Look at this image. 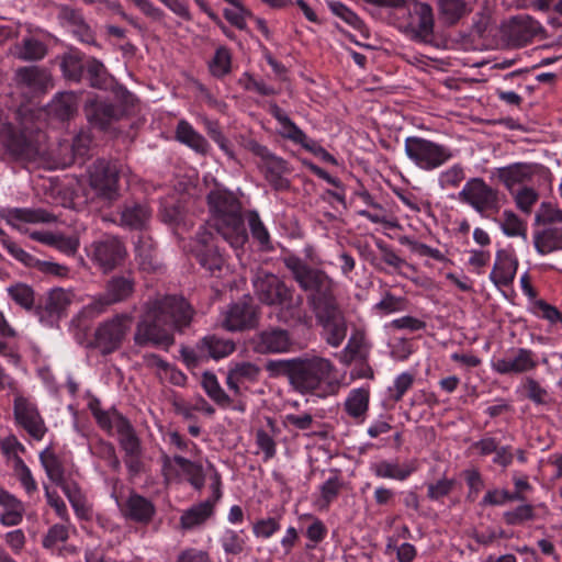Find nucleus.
<instances>
[{"label": "nucleus", "mask_w": 562, "mask_h": 562, "mask_svg": "<svg viewBox=\"0 0 562 562\" xmlns=\"http://www.w3.org/2000/svg\"><path fill=\"white\" fill-rule=\"evenodd\" d=\"M194 313L191 304L182 296L149 299L144 303L135 327V345H153L168 349L175 344L172 329L182 330L188 327Z\"/></svg>", "instance_id": "f257e3e1"}, {"label": "nucleus", "mask_w": 562, "mask_h": 562, "mask_svg": "<svg viewBox=\"0 0 562 562\" xmlns=\"http://www.w3.org/2000/svg\"><path fill=\"white\" fill-rule=\"evenodd\" d=\"M46 142V133L34 125L22 124L16 127L4 123L0 127V144L12 158L24 164L30 172L36 169H63L72 162L71 155L53 159L47 151Z\"/></svg>", "instance_id": "f03ea898"}, {"label": "nucleus", "mask_w": 562, "mask_h": 562, "mask_svg": "<svg viewBox=\"0 0 562 562\" xmlns=\"http://www.w3.org/2000/svg\"><path fill=\"white\" fill-rule=\"evenodd\" d=\"M273 376H286L290 385L301 394H314L329 382L334 366L319 356H304L270 360L266 366Z\"/></svg>", "instance_id": "7ed1b4c3"}, {"label": "nucleus", "mask_w": 562, "mask_h": 562, "mask_svg": "<svg viewBox=\"0 0 562 562\" xmlns=\"http://www.w3.org/2000/svg\"><path fill=\"white\" fill-rule=\"evenodd\" d=\"M211 212V226L233 248L241 247L248 239L241 214V203L237 196L216 187L207 194Z\"/></svg>", "instance_id": "20e7f679"}, {"label": "nucleus", "mask_w": 562, "mask_h": 562, "mask_svg": "<svg viewBox=\"0 0 562 562\" xmlns=\"http://www.w3.org/2000/svg\"><path fill=\"white\" fill-rule=\"evenodd\" d=\"M252 285L255 294L261 303L282 307L278 315L280 321L286 322L288 317L301 318L303 297L294 296L293 289L289 288L278 276L258 270L252 279Z\"/></svg>", "instance_id": "39448f33"}, {"label": "nucleus", "mask_w": 562, "mask_h": 562, "mask_svg": "<svg viewBox=\"0 0 562 562\" xmlns=\"http://www.w3.org/2000/svg\"><path fill=\"white\" fill-rule=\"evenodd\" d=\"M307 302L326 331L327 342L334 347L339 346L346 337L347 325L336 303L333 289L322 295L307 296Z\"/></svg>", "instance_id": "423d86ee"}, {"label": "nucleus", "mask_w": 562, "mask_h": 562, "mask_svg": "<svg viewBox=\"0 0 562 562\" xmlns=\"http://www.w3.org/2000/svg\"><path fill=\"white\" fill-rule=\"evenodd\" d=\"M133 324V315L117 313L99 323L93 333V339L88 347L98 349L101 355H111L119 350L126 339Z\"/></svg>", "instance_id": "0eeeda50"}, {"label": "nucleus", "mask_w": 562, "mask_h": 562, "mask_svg": "<svg viewBox=\"0 0 562 562\" xmlns=\"http://www.w3.org/2000/svg\"><path fill=\"white\" fill-rule=\"evenodd\" d=\"M136 281L132 273L115 274L106 280L102 293L95 295L86 305L82 313L90 316H98L105 313L112 305L127 302L135 293Z\"/></svg>", "instance_id": "6e6552de"}, {"label": "nucleus", "mask_w": 562, "mask_h": 562, "mask_svg": "<svg viewBox=\"0 0 562 562\" xmlns=\"http://www.w3.org/2000/svg\"><path fill=\"white\" fill-rule=\"evenodd\" d=\"M405 151L409 159L425 170L440 167L452 157L446 146L416 136L406 138Z\"/></svg>", "instance_id": "1a4fd4ad"}, {"label": "nucleus", "mask_w": 562, "mask_h": 562, "mask_svg": "<svg viewBox=\"0 0 562 562\" xmlns=\"http://www.w3.org/2000/svg\"><path fill=\"white\" fill-rule=\"evenodd\" d=\"M222 327L228 331H244L259 324L260 308L250 295L229 304L222 314Z\"/></svg>", "instance_id": "9d476101"}, {"label": "nucleus", "mask_w": 562, "mask_h": 562, "mask_svg": "<svg viewBox=\"0 0 562 562\" xmlns=\"http://www.w3.org/2000/svg\"><path fill=\"white\" fill-rule=\"evenodd\" d=\"M126 257L125 244L116 236L108 235L91 244V260L103 273L122 266Z\"/></svg>", "instance_id": "9b49d317"}, {"label": "nucleus", "mask_w": 562, "mask_h": 562, "mask_svg": "<svg viewBox=\"0 0 562 562\" xmlns=\"http://www.w3.org/2000/svg\"><path fill=\"white\" fill-rule=\"evenodd\" d=\"M459 199L480 214L498 212L501 209L498 190L486 184L482 178H471L460 191Z\"/></svg>", "instance_id": "f8f14e48"}, {"label": "nucleus", "mask_w": 562, "mask_h": 562, "mask_svg": "<svg viewBox=\"0 0 562 562\" xmlns=\"http://www.w3.org/2000/svg\"><path fill=\"white\" fill-rule=\"evenodd\" d=\"M284 263L300 286L311 292L308 296L322 295L333 289L331 280L323 271L310 268L300 258L289 257Z\"/></svg>", "instance_id": "ddd939ff"}, {"label": "nucleus", "mask_w": 562, "mask_h": 562, "mask_svg": "<svg viewBox=\"0 0 562 562\" xmlns=\"http://www.w3.org/2000/svg\"><path fill=\"white\" fill-rule=\"evenodd\" d=\"M83 113L89 124L99 131H109L112 125L124 116L121 105L93 98L86 101Z\"/></svg>", "instance_id": "4468645a"}, {"label": "nucleus", "mask_w": 562, "mask_h": 562, "mask_svg": "<svg viewBox=\"0 0 562 562\" xmlns=\"http://www.w3.org/2000/svg\"><path fill=\"white\" fill-rule=\"evenodd\" d=\"M407 10L409 16L407 27L412 37L420 43H430L435 26L432 8L426 2L411 0Z\"/></svg>", "instance_id": "2eb2a0df"}, {"label": "nucleus", "mask_w": 562, "mask_h": 562, "mask_svg": "<svg viewBox=\"0 0 562 562\" xmlns=\"http://www.w3.org/2000/svg\"><path fill=\"white\" fill-rule=\"evenodd\" d=\"M222 481L217 471L212 475V495L206 501L199 503L186 510L180 517V525L183 529H192L205 522L214 513L215 504L222 497Z\"/></svg>", "instance_id": "dca6fc26"}, {"label": "nucleus", "mask_w": 562, "mask_h": 562, "mask_svg": "<svg viewBox=\"0 0 562 562\" xmlns=\"http://www.w3.org/2000/svg\"><path fill=\"white\" fill-rule=\"evenodd\" d=\"M14 419L33 439L41 440L47 428L36 405L24 396H15L13 404Z\"/></svg>", "instance_id": "f3484780"}, {"label": "nucleus", "mask_w": 562, "mask_h": 562, "mask_svg": "<svg viewBox=\"0 0 562 562\" xmlns=\"http://www.w3.org/2000/svg\"><path fill=\"white\" fill-rule=\"evenodd\" d=\"M198 247L195 257L199 263L209 271L212 276L222 271L224 258L218 251V245L214 234L205 228H202L196 234Z\"/></svg>", "instance_id": "a211bd4d"}, {"label": "nucleus", "mask_w": 562, "mask_h": 562, "mask_svg": "<svg viewBox=\"0 0 562 562\" xmlns=\"http://www.w3.org/2000/svg\"><path fill=\"white\" fill-rule=\"evenodd\" d=\"M292 344L290 333L280 327H269L255 337V349L262 355L288 352Z\"/></svg>", "instance_id": "6ab92c4d"}, {"label": "nucleus", "mask_w": 562, "mask_h": 562, "mask_svg": "<svg viewBox=\"0 0 562 562\" xmlns=\"http://www.w3.org/2000/svg\"><path fill=\"white\" fill-rule=\"evenodd\" d=\"M537 367L535 353L525 348H518L513 355L496 359L492 368L499 374H521Z\"/></svg>", "instance_id": "aec40b11"}, {"label": "nucleus", "mask_w": 562, "mask_h": 562, "mask_svg": "<svg viewBox=\"0 0 562 562\" xmlns=\"http://www.w3.org/2000/svg\"><path fill=\"white\" fill-rule=\"evenodd\" d=\"M120 508L124 518L142 525L149 524L156 514L153 502L136 492H131Z\"/></svg>", "instance_id": "412c9836"}, {"label": "nucleus", "mask_w": 562, "mask_h": 562, "mask_svg": "<svg viewBox=\"0 0 562 562\" xmlns=\"http://www.w3.org/2000/svg\"><path fill=\"white\" fill-rule=\"evenodd\" d=\"M518 268L517 258L506 249H499L490 274L491 281L497 286H509L515 279Z\"/></svg>", "instance_id": "4be33fe9"}, {"label": "nucleus", "mask_w": 562, "mask_h": 562, "mask_svg": "<svg viewBox=\"0 0 562 562\" xmlns=\"http://www.w3.org/2000/svg\"><path fill=\"white\" fill-rule=\"evenodd\" d=\"M172 461L188 475V480L194 488L202 490L205 481L202 465L181 456H175L172 459L167 454L162 456V474L166 480L173 474Z\"/></svg>", "instance_id": "5701e85b"}, {"label": "nucleus", "mask_w": 562, "mask_h": 562, "mask_svg": "<svg viewBox=\"0 0 562 562\" xmlns=\"http://www.w3.org/2000/svg\"><path fill=\"white\" fill-rule=\"evenodd\" d=\"M353 379H373V370L368 363L371 344L362 330H353Z\"/></svg>", "instance_id": "b1692460"}, {"label": "nucleus", "mask_w": 562, "mask_h": 562, "mask_svg": "<svg viewBox=\"0 0 562 562\" xmlns=\"http://www.w3.org/2000/svg\"><path fill=\"white\" fill-rule=\"evenodd\" d=\"M260 367L252 362L243 361L234 363L227 371L226 385L234 395H241L240 384L245 382L255 383L259 380Z\"/></svg>", "instance_id": "393cba45"}, {"label": "nucleus", "mask_w": 562, "mask_h": 562, "mask_svg": "<svg viewBox=\"0 0 562 562\" xmlns=\"http://www.w3.org/2000/svg\"><path fill=\"white\" fill-rule=\"evenodd\" d=\"M0 216L12 227H19L20 223L36 224L50 223L56 217L43 209L13 207L0 211Z\"/></svg>", "instance_id": "a878e982"}, {"label": "nucleus", "mask_w": 562, "mask_h": 562, "mask_svg": "<svg viewBox=\"0 0 562 562\" xmlns=\"http://www.w3.org/2000/svg\"><path fill=\"white\" fill-rule=\"evenodd\" d=\"M75 294L71 290L55 288L47 292L43 305L40 311L46 313L50 317L59 319L67 313L68 307L74 302Z\"/></svg>", "instance_id": "bb28decb"}, {"label": "nucleus", "mask_w": 562, "mask_h": 562, "mask_svg": "<svg viewBox=\"0 0 562 562\" xmlns=\"http://www.w3.org/2000/svg\"><path fill=\"white\" fill-rule=\"evenodd\" d=\"M521 178H504V183L510 192L516 206L524 213L530 214L532 206L539 200V193L521 181Z\"/></svg>", "instance_id": "cd10ccee"}, {"label": "nucleus", "mask_w": 562, "mask_h": 562, "mask_svg": "<svg viewBox=\"0 0 562 562\" xmlns=\"http://www.w3.org/2000/svg\"><path fill=\"white\" fill-rule=\"evenodd\" d=\"M236 349L235 342L231 339H224L216 335H207L196 344V350L202 357L215 360L225 358Z\"/></svg>", "instance_id": "c85d7f7f"}, {"label": "nucleus", "mask_w": 562, "mask_h": 562, "mask_svg": "<svg viewBox=\"0 0 562 562\" xmlns=\"http://www.w3.org/2000/svg\"><path fill=\"white\" fill-rule=\"evenodd\" d=\"M176 139L195 153L206 155L210 149V145L205 137L196 132L193 126L186 120H180L176 127Z\"/></svg>", "instance_id": "c756f323"}, {"label": "nucleus", "mask_w": 562, "mask_h": 562, "mask_svg": "<svg viewBox=\"0 0 562 562\" xmlns=\"http://www.w3.org/2000/svg\"><path fill=\"white\" fill-rule=\"evenodd\" d=\"M135 258L139 269L145 272H157L161 268L155 245L149 238H140L137 241Z\"/></svg>", "instance_id": "7c9ffc66"}, {"label": "nucleus", "mask_w": 562, "mask_h": 562, "mask_svg": "<svg viewBox=\"0 0 562 562\" xmlns=\"http://www.w3.org/2000/svg\"><path fill=\"white\" fill-rule=\"evenodd\" d=\"M119 445L125 454L143 453L142 442L127 418L116 420Z\"/></svg>", "instance_id": "2f4dec72"}, {"label": "nucleus", "mask_w": 562, "mask_h": 562, "mask_svg": "<svg viewBox=\"0 0 562 562\" xmlns=\"http://www.w3.org/2000/svg\"><path fill=\"white\" fill-rule=\"evenodd\" d=\"M91 191L92 199L111 203L119 199L120 187L117 178H85Z\"/></svg>", "instance_id": "473e14b6"}, {"label": "nucleus", "mask_w": 562, "mask_h": 562, "mask_svg": "<svg viewBox=\"0 0 562 562\" xmlns=\"http://www.w3.org/2000/svg\"><path fill=\"white\" fill-rule=\"evenodd\" d=\"M201 385L206 395L218 406L227 408L232 406L233 400L223 390L216 375L211 371H205L202 374Z\"/></svg>", "instance_id": "72a5a7b5"}, {"label": "nucleus", "mask_w": 562, "mask_h": 562, "mask_svg": "<svg viewBox=\"0 0 562 562\" xmlns=\"http://www.w3.org/2000/svg\"><path fill=\"white\" fill-rule=\"evenodd\" d=\"M86 76L90 87L106 90L112 83V77L99 59L91 57L86 61Z\"/></svg>", "instance_id": "f704fd0d"}, {"label": "nucleus", "mask_w": 562, "mask_h": 562, "mask_svg": "<svg viewBox=\"0 0 562 562\" xmlns=\"http://www.w3.org/2000/svg\"><path fill=\"white\" fill-rule=\"evenodd\" d=\"M533 245L540 255H547L562 248V233L557 228H544L533 235Z\"/></svg>", "instance_id": "c9c22d12"}, {"label": "nucleus", "mask_w": 562, "mask_h": 562, "mask_svg": "<svg viewBox=\"0 0 562 562\" xmlns=\"http://www.w3.org/2000/svg\"><path fill=\"white\" fill-rule=\"evenodd\" d=\"M533 21L528 16H515L506 25V34L515 44L528 42L533 36Z\"/></svg>", "instance_id": "e433bc0d"}, {"label": "nucleus", "mask_w": 562, "mask_h": 562, "mask_svg": "<svg viewBox=\"0 0 562 562\" xmlns=\"http://www.w3.org/2000/svg\"><path fill=\"white\" fill-rule=\"evenodd\" d=\"M85 68L82 55L77 50H69L60 57V69L67 80L80 82Z\"/></svg>", "instance_id": "4c0bfd02"}, {"label": "nucleus", "mask_w": 562, "mask_h": 562, "mask_svg": "<svg viewBox=\"0 0 562 562\" xmlns=\"http://www.w3.org/2000/svg\"><path fill=\"white\" fill-rule=\"evenodd\" d=\"M77 97L72 92H64L57 95L49 105V111L61 121L69 120L77 112Z\"/></svg>", "instance_id": "58836bf2"}, {"label": "nucleus", "mask_w": 562, "mask_h": 562, "mask_svg": "<svg viewBox=\"0 0 562 562\" xmlns=\"http://www.w3.org/2000/svg\"><path fill=\"white\" fill-rule=\"evenodd\" d=\"M150 218V211L147 206L134 204L126 206L121 213V225L131 229H143Z\"/></svg>", "instance_id": "ea45409f"}, {"label": "nucleus", "mask_w": 562, "mask_h": 562, "mask_svg": "<svg viewBox=\"0 0 562 562\" xmlns=\"http://www.w3.org/2000/svg\"><path fill=\"white\" fill-rule=\"evenodd\" d=\"M40 461L44 468L47 477L54 484H60L65 477V469L61 460L57 457L52 448H46L40 453Z\"/></svg>", "instance_id": "a19ab883"}, {"label": "nucleus", "mask_w": 562, "mask_h": 562, "mask_svg": "<svg viewBox=\"0 0 562 562\" xmlns=\"http://www.w3.org/2000/svg\"><path fill=\"white\" fill-rule=\"evenodd\" d=\"M503 233L508 237H521L527 239V223L514 211L505 210L498 220Z\"/></svg>", "instance_id": "79ce46f5"}, {"label": "nucleus", "mask_w": 562, "mask_h": 562, "mask_svg": "<svg viewBox=\"0 0 562 562\" xmlns=\"http://www.w3.org/2000/svg\"><path fill=\"white\" fill-rule=\"evenodd\" d=\"M130 167L119 158H99L93 162L90 176H128Z\"/></svg>", "instance_id": "37998d69"}, {"label": "nucleus", "mask_w": 562, "mask_h": 562, "mask_svg": "<svg viewBox=\"0 0 562 562\" xmlns=\"http://www.w3.org/2000/svg\"><path fill=\"white\" fill-rule=\"evenodd\" d=\"M415 470L416 465L413 463L400 467L397 463L381 461L374 465V472L378 476L400 481L406 480Z\"/></svg>", "instance_id": "c03bdc74"}, {"label": "nucleus", "mask_w": 562, "mask_h": 562, "mask_svg": "<svg viewBox=\"0 0 562 562\" xmlns=\"http://www.w3.org/2000/svg\"><path fill=\"white\" fill-rule=\"evenodd\" d=\"M11 300L26 311H31L35 304V292L31 285L22 282L14 283L7 289Z\"/></svg>", "instance_id": "a18cd8bd"}, {"label": "nucleus", "mask_w": 562, "mask_h": 562, "mask_svg": "<svg viewBox=\"0 0 562 562\" xmlns=\"http://www.w3.org/2000/svg\"><path fill=\"white\" fill-rule=\"evenodd\" d=\"M243 531L226 529L221 536V544L227 555H240L246 550V539Z\"/></svg>", "instance_id": "49530a36"}, {"label": "nucleus", "mask_w": 562, "mask_h": 562, "mask_svg": "<svg viewBox=\"0 0 562 562\" xmlns=\"http://www.w3.org/2000/svg\"><path fill=\"white\" fill-rule=\"evenodd\" d=\"M91 451L93 456L104 460L114 472H119L121 470V461L117 458L113 443L105 440H98L92 446Z\"/></svg>", "instance_id": "de8ad7c7"}, {"label": "nucleus", "mask_w": 562, "mask_h": 562, "mask_svg": "<svg viewBox=\"0 0 562 562\" xmlns=\"http://www.w3.org/2000/svg\"><path fill=\"white\" fill-rule=\"evenodd\" d=\"M90 142H91V139L89 136L80 134L74 139L72 144H69V143L59 144V147H58L59 157H57V158L53 157V159H61L64 157H67L68 155H71L72 162L69 165V166H71L75 162V158L77 155L83 156L88 151Z\"/></svg>", "instance_id": "09e8293b"}, {"label": "nucleus", "mask_w": 562, "mask_h": 562, "mask_svg": "<svg viewBox=\"0 0 562 562\" xmlns=\"http://www.w3.org/2000/svg\"><path fill=\"white\" fill-rule=\"evenodd\" d=\"M562 224V210L550 202H542L536 213L535 224L550 225Z\"/></svg>", "instance_id": "8fccbe9b"}, {"label": "nucleus", "mask_w": 562, "mask_h": 562, "mask_svg": "<svg viewBox=\"0 0 562 562\" xmlns=\"http://www.w3.org/2000/svg\"><path fill=\"white\" fill-rule=\"evenodd\" d=\"M359 196L369 205V210L359 211V215L366 216L373 223H386L389 213L379 203H375L372 196L367 192H360Z\"/></svg>", "instance_id": "3c124183"}, {"label": "nucleus", "mask_w": 562, "mask_h": 562, "mask_svg": "<svg viewBox=\"0 0 562 562\" xmlns=\"http://www.w3.org/2000/svg\"><path fill=\"white\" fill-rule=\"evenodd\" d=\"M232 57L226 47H218L210 63V70L215 77H224L231 71Z\"/></svg>", "instance_id": "603ef678"}, {"label": "nucleus", "mask_w": 562, "mask_h": 562, "mask_svg": "<svg viewBox=\"0 0 562 562\" xmlns=\"http://www.w3.org/2000/svg\"><path fill=\"white\" fill-rule=\"evenodd\" d=\"M43 71L35 66L21 67L15 71V80L19 85L37 88L43 83Z\"/></svg>", "instance_id": "864d4df0"}, {"label": "nucleus", "mask_w": 562, "mask_h": 562, "mask_svg": "<svg viewBox=\"0 0 562 562\" xmlns=\"http://www.w3.org/2000/svg\"><path fill=\"white\" fill-rule=\"evenodd\" d=\"M46 46L35 38H24L19 57L23 60H38L46 55Z\"/></svg>", "instance_id": "5fc2aeb1"}, {"label": "nucleus", "mask_w": 562, "mask_h": 562, "mask_svg": "<svg viewBox=\"0 0 562 562\" xmlns=\"http://www.w3.org/2000/svg\"><path fill=\"white\" fill-rule=\"evenodd\" d=\"M503 517L505 522L509 526L521 525L522 522L535 518V508L532 505L524 504L512 510L505 512Z\"/></svg>", "instance_id": "6e6d98bb"}, {"label": "nucleus", "mask_w": 562, "mask_h": 562, "mask_svg": "<svg viewBox=\"0 0 562 562\" xmlns=\"http://www.w3.org/2000/svg\"><path fill=\"white\" fill-rule=\"evenodd\" d=\"M14 472L27 494H32L37 490V484L31 470L19 456H14Z\"/></svg>", "instance_id": "4d7b16f0"}, {"label": "nucleus", "mask_w": 562, "mask_h": 562, "mask_svg": "<svg viewBox=\"0 0 562 562\" xmlns=\"http://www.w3.org/2000/svg\"><path fill=\"white\" fill-rule=\"evenodd\" d=\"M247 220L252 237L258 240L261 246L267 247L270 243V235L261 222L259 214L256 211H249L247 213Z\"/></svg>", "instance_id": "13d9d810"}, {"label": "nucleus", "mask_w": 562, "mask_h": 562, "mask_svg": "<svg viewBox=\"0 0 562 562\" xmlns=\"http://www.w3.org/2000/svg\"><path fill=\"white\" fill-rule=\"evenodd\" d=\"M340 488L341 483L337 476L328 479L321 487V496L316 501V505L319 508H326L338 496Z\"/></svg>", "instance_id": "bf43d9fd"}, {"label": "nucleus", "mask_w": 562, "mask_h": 562, "mask_svg": "<svg viewBox=\"0 0 562 562\" xmlns=\"http://www.w3.org/2000/svg\"><path fill=\"white\" fill-rule=\"evenodd\" d=\"M375 307L383 314L405 311L407 308V300L403 296H395L386 293L383 299L376 303Z\"/></svg>", "instance_id": "052dcab7"}, {"label": "nucleus", "mask_w": 562, "mask_h": 562, "mask_svg": "<svg viewBox=\"0 0 562 562\" xmlns=\"http://www.w3.org/2000/svg\"><path fill=\"white\" fill-rule=\"evenodd\" d=\"M440 13L449 23H454L462 15L464 4L461 0H438Z\"/></svg>", "instance_id": "680f3d73"}, {"label": "nucleus", "mask_w": 562, "mask_h": 562, "mask_svg": "<svg viewBox=\"0 0 562 562\" xmlns=\"http://www.w3.org/2000/svg\"><path fill=\"white\" fill-rule=\"evenodd\" d=\"M525 387L527 390V397L538 405H544L548 403L549 393L543 389L538 381L533 378H527Z\"/></svg>", "instance_id": "e2e57ef3"}, {"label": "nucleus", "mask_w": 562, "mask_h": 562, "mask_svg": "<svg viewBox=\"0 0 562 562\" xmlns=\"http://www.w3.org/2000/svg\"><path fill=\"white\" fill-rule=\"evenodd\" d=\"M234 9H225L224 10V18L234 26H236L239 30L246 29V22L245 16L251 15V13L241 4L239 1L238 4H233Z\"/></svg>", "instance_id": "0e129e2a"}, {"label": "nucleus", "mask_w": 562, "mask_h": 562, "mask_svg": "<svg viewBox=\"0 0 562 562\" xmlns=\"http://www.w3.org/2000/svg\"><path fill=\"white\" fill-rule=\"evenodd\" d=\"M92 413L99 426L105 430H111L112 428L116 430V420L119 418H126L116 411L106 412L100 408H92Z\"/></svg>", "instance_id": "69168bd1"}, {"label": "nucleus", "mask_w": 562, "mask_h": 562, "mask_svg": "<svg viewBox=\"0 0 562 562\" xmlns=\"http://www.w3.org/2000/svg\"><path fill=\"white\" fill-rule=\"evenodd\" d=\"M68 528L65 525H53L43 539V546L47 549L53 548L57 542H64L68 539Z\"/></svg>", "instance_id": "338daca9"}, {"label": "nucleus", "mask_w": 562, "mask_h": 562, "mask_svg": "<svg viewBox=\"0 0 562 562\" xmlns=\"http://www.w3.org/2000/svg\"><path fill=\"white\" fill-rule=\"evenodd\" d=\"M454 480L441 479L436 483L428 485L427 496L430 499L437 501L443 496L449 495L454 487Z\"/></svg>", "instance_id": "774afa93"}]
</instances>
